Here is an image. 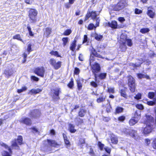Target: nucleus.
Instances as JSON below:
<instances>
[{
  "label": "nucleus",
  "instance_id": "a211bd4d",
  "mask_svg": "<svg viewBox=\"0 0 156 156\" xmlns=\"http://www.w3.org/2000/svg\"><path fill=\"white\" fill-rule=\"evenodd\" d=\"M21 122L25 124L26 125H30L31 124L30 119L28 118H22L20 121Z\"/></svg>",
  "mask_w": 156,
  "mask_h": 156
},
{
  "label": "nucleus",
  "instance_id": "dca6fc26",
  "mask_svg": "<svg viewBox=\"0 0 156 156\" xmlns=\"http://www.w3.org/2000/svg\"><path fill=\"white\" fill-rule=\"evenodd\" d=\"M40 114V111L39 110L36 109L31 112L30 116L32 118H35L39 116Z\"/></svg>",
  "mask_w": 156,
  "mask_h": 156
},
{
  "label": "nucleus",
  "instance_id": "c756f323",
  "mask_svg": "<svg viewBox=\"0 0 156 156\" xmlns=\"http://www.w3.org/2000/svg\"><path fill=\"white\" fill-rule=\"evenodd\" d=\"M86 110L83 109H80L79 112V115L81 117H83L86 114Z\"/></svg>",
  "mask_w": 156,
  "mask_h": 156
},
{
  "label": "nucleus",
  "instance_id": "f8f14e48",
  "mask_svg": "<svg viewBox=\"0 0 156 156\" xmlns=\"http://www.w3.org/2000/svg\"><path fill=\"white\" fill-rule=\"evenodd\" d=\"M147 15L151 18H153L155 16V10L153 7L150 6L147 8Z\"/></svg>",
  "mask_w": 156,
  "mask_h": 156
},
{
  "label": "nucleus",
  "instance_id": "5701e85b",
  "mask_svg": "<svg viewBox=\"0 0 156 156\" xmlns=\"http://www.w3.org/2000/svg\"><path fill=\"white\" fill-rule=\"evenodd\" d=\"M91 53L94 56L99 58H102V56L100 54H98L96 51L95 50L92 48L91 50Z\"/></svg>",
  "mask_w": 156,
  "mask_h": 156
},
{
  "label": "nucleus",
  "instance_id": "4be33fe9",
  "mask_svg": "<svg viewBox=\"0 0 156 156\" xmlns=\"http://www.w3.org/2000/svg\"><path fill=\"white\" fill-rule=\"evenodd\" d=\"M91 53L94 56L99 58H102V56L100 54H98L96 51L95 50L92 48L91 50Z\"/></svg>",
  "mask_w": 156,
  "mask_h": 156
},
{
  "label": "nucleus",
  "instance_id": "423d86ee",
  "mask_svg": "<svg viewBox=\"0 0 156 156\" xmlns=\"http://www.w3.org/2000/svg\"><path fill=\"white\" fill-rule=\"evenodd\" d=\"M52 96L53 99L55 101L59 99V94L61 92L60 88H56L54 89L51 90Z\"/></svg>",
  "mask_w": 156,
  "mask_h": 156
},
{
  "label": "nucleus",
  "instance_id": "ddd939ff",
  "mask_svg": "<svg viewBox=\"0 0 156 156\" xmlns=\"http://www.w3.org/2000/svg\"><path fill=\"white\" fill-rule=\"evenodd\" d=\"M45 72V70L44 67H42L40 68L38 67L34 70V73L37 75L43 77Z\"/></svg>",
  "mask_w": 156,
  "mask_h": 156
},
{
  "label": "nucleus",
  "instance_id": "4c0bfd02",
  "mask_svg": "<svg viewBox=\"0 0 156 156\" xmlns=\"http://www.w3.org/2000/svg\"><path fill=\"white\" fill-rule=\"evenodd\" d=\"M149 29L148 28H144L140 30V32L142 34H145L149 32Z\"/></svg>",
  "mask_w": 156,
  "mask_h": 156
},
{
  "label": "nucleus",
  "instance_id": "0e129e2a",
  "mask_svg": "<svg viewBox=\"0 0 156 156\" xmlns=\"http://www.w3.org/2000/svg\"><path fill=\"white\" fill-rule=\"evenodd\" d=\"M104 149L105 150V151L107 152L109 154L111 152V149L108 147H105L104 148Z\"/></svg>",
  "mask_w": 156,
  "mask_h": 156
},
{
  "label": "nucleus",
  "instance_id": "9d476101",
  "mask_svg": "<svg viewBox=\"0 0 156 156\" xmlns=\"http://www.w3.org/2000/svg\"><path fill=\"white\" fill-rule=\"evenodd\" d=\"M92 71L94 74V77L95 79V80L97 78V75L96 74V73L98 72L100 70L101 68L99 65L97 63H95L92 66Z\"/></svg>",
  "mask_w": 156,
  "mask_h": 156
},
{
  "label": "nucleus",
  "instance_id": "39448f33",
  "mask_svg": "<svg viewBox=\"0 0 156 156\" xmlns=\"http://www.w3.org/2000/svg\"><path fill=\"white\" fill-rule=\"evenodd\" d=\"M126 5L125 0H121L117 5L113 7V9L115 11H119L124 8Z\"/></svg>",
  "mask_w": 156,
  "mask_h": 156
},
{
  "label": "nucleus",
  "instance_id": "338daca9",
  "mask_svg": "<svg viewBox=\"0 0 156 156\" xmlns=\"http://www.w3.org/2000/svg\"><path fill=\"white\" fill-rule=\"evenodd\" d=\"M31 79L32 80H33L34 81H38L39 80V79L37 77L34 76H31Z\"/></svg>",
  "mask_w": 156,
  "mask_h": 156
},
{
  "label": "nucleus",
  "instance_id": "393cba45",
  "mask_svg": "<svg viewBox=\"0 0 156 156\" xmlns=\"http://www.w3.org/2000/svg\"><path fill=\"white\" fill-rule=\"evenodd\" d=\"M45 30L44 34L48 37L51 33L52 29L50 27H47L45 28Z\"/></svg>",
  "mask_w": 156,
  "mask_h": 156
},
{
  "label": "nucleus",
  "instance_id": "e2e57ef3",
  "mask_svg": "<svg viewBox=\"0 0 156 156\" xmlns=\"http://www.w3.org/2000/svg\"><path fill=\"white\" fill-rule=\"evenodd\" d=\"M87 41V35H85L84 36V38L83 43H84L86 42Z\"/></svg>",
  "mask_w": 156,
  "mask_h": 156
},
{
  "label": "nucleus",
  "instance_id": "49530a36",
  "mask_svg": "<svg viewBox=\"0 0 156 156\" xmlns=\"http://www.w3.org/2000/svg\"><path fill=\"white\" fill-rule=\"evenodd\" d=\"M105 100V98L102 96H101L97 99V101L98 103H100L103 101Z\"/></svg>",
  "mask_w": 156,
  "mask_h": 156
},
{
  "label": "nucleus",
  "instance_id": "7ed1b4c3",
  "mask_svg": "<svg viewBox=\"0 0 156 156\" xmlns=\"http://www.w3.org/2000/svg\"><path fill=\"white\" fill-rule=\"evenodd\" d=\"M23 138L21 136H19L17 140L14 139L11 142V147L12 149H19L18 145H21L22 144Z\"/></svg>",
  "mask_w": 156,
  "mask_h": 156
},
{
  "label": "nucleus",
  "instance_id": "0eeeda50",
  "mask_svg": "<svg viewBox=\"0 0 156 156\" xmlns=\"http://www.w3.org/2000/svg\"><path fill=\"white\" fill-rule=\"evenodd\" d=\"M0 145L5 148L7 149L8 150L9 152L4 151L2 152V155L3 156H11L12 154V151L11 148L8 147L5 144L2 142L0 143Z\"/></svg>",
  "mask_w": 156,
  "mask_h": 156
},
{
  "label": "nucleus",
  "instance_id": "412c9836",
  "mask_svg": "<svg viewBox=\"0 0 156 156\" xmlns=\"http://www.w3.org/2000/svg\"><path fill=\"white\" fill-rule=\"evenodd\" d=\"M140 117V110L136 111L134 114V118L136 119L137 120H139Z\"/></svg>",
  "mask_w": 156,
  "mask_h": 156
},
{
  "label": "nucleus",
  "instance_id": "c9c22d12",
  "mask_svg": "<svg viewBox=\"0 0 156 156\" xmlns=\"http://www.w3.org/2000/svg\"><path fill=\"white\" fill-rule=\"evenodd\" d=\"M94 37L98 41L100 40L103 37L102 35H98L97 34H94Z\"/></svg>",
  "mask_w": 156,
  "mask_h": 156
},
{
  "label": "nucleus",
  "instance_id": "9b49d317",
  "mask_svg": "<svg viewBox=\"0 0 156 156\" xmlns=\"http://www.w3.org/2000/svg\"><path fill=\"white\" fill-rule=\"evenodd\" d=\"M50 64L56 69H57L59 68L61 66V62L58 61L56 62L54 58H51L49 61Z\"/></svg>",
  "mask_w": 156,
  "mask_h": 156
},
{
  "label": "nucleus",
  "instance_id": "b1692460",
  "mask_svg": "<svg viewBox=\"0 0 156 156\" xmlns=\"http://www.w3.org/2000/svg\"><path fill=\"white\" fill-rule=\"evenodd\" d=\"M42 91V89L37 88L36 89H33L31 90L29 92V94H36Z\"/></svg>",
  "mask_w": 156,
  "mask_h": 156
},
{
  "label": "nucleus",
  "instance_id": "c03bdc74",
  "mask_svg": "<svg viewBox=\"0 0 156 156\" xmlns=\"http://www.w3.org/2000/svg\"><path fill=\"white\" fill-rule=\"evenodd\" d=\"M135 13L136 14H140L142 12V11L137 8H136L134 11Z\"/></svg>",
  "mask_w": 156,
  "mask_h": 156
},
{
  "label": "nucleus",
  "instance_id": "ea45409f",
  "mask_svg": "<svg viewBox=\"0 0 156 156\" xmlns=\"http://www.w3.org/2000/svg\"><path fill=\"white\" fill-rule=\"evenodd\" d=\"M50 54L52 55H54L57 57H60V56L59 55L58 52L57 51H52L50 52Z\"/></svg>",
  "mask_w": 156,
  "mask_h": 156
},
{
  "label": "nucleus",
  "instance_id": "aec40b11",
  "mask_svg": "<svg viewBox=\"0 0 156 156\" xmlns=\"http://www.w3.org/2000/svg\"><path fill=\"white\" fill-rule=\"evenodd\" d=\"M108 24L109 26L112 28L115 29L117 27V23L115 21H112L111 23L109 22Z\"/></svg>",
  "mask_w": 156,
  "mask_h": 156
},
{
  "label": "nucleus",
  "instance_id": "72a5a7b5",
  "mask_svg": "<svg viewBox=\"0 0 156 156\" xmlns=\"http://www.w3.org/2000/svg\"><path fill=\"white\" fill-rule=\"evenodd\" d=\"M69 39L67 37H64L62 39V41H63V44L64 46L66 45L67 44L68 42Z\"/></svg>",
  "mask_w": 156,
  "mask_h": 156
},
{
  "label": "nucleus",
  "instance_id": "4d7b16f0",
  "mask_svg": "<svg viewBox=\"0 0 156 156\" xmlns=\"http://www.w3.org/2000/svg\"><path fill=\"white\" fill-rule=\"evenodd\" d=\"M31 45L30 44H29L27 47V50L29 54L31 51Z\"/></svg>",
  "mask_w": 156,
  "mask_h": 156
},
{
  "label": "nucleus",
  "instance_id": "774afa93",
  "mask_svg": "<svg viewBox=\"0 0 156 156\" xmlns=\"http://www.w3.org/2000/svg\"><path fill=\"white\" fill-rule=\"evenodd\" d=\"M79 141L81 144H84L85 143V139L84 138H80Z\"/></svg>",
  "mask_w": 156,
  "mask_h": 156
},
{
  "label": "nucleus",
  "instance_id": "f3484780",
  "mask_svg": "<svg viewBox=\"0 0 156 156\" xmlns=\"http://www.w3.org/2000/svg\"><path fill=\"white\" fill-rule=\"evenodd\" d=\"M13 73V71L11 68L6 69L4 72V74L7 77H9L10 76L12 75Z\"/></svg>",
  "mask_w": 156,
  "mask_h": 156
},
{
  "label": "nucleus",
  "instance_id": "052dcab7",
  "mask_svg": "<svg viewBox=\"0 0 156 156\" xmlns=\"http://www.w3.org/2000/svg\"><path fill=\"white\" fill-rule=\"evenodd\" d=\"M73 85V82L72 80L68 84V86L70 88H72Z\"/></svg>",
  "mask_w": 156,
  "mask_h": 156
},
{
  "label": "nucleus",
  "instance_id": "7c9ffc66",
  "mask_svg": "<svg viewBox=\"0 0 156 156\" xmlns=\"http://www.w3.org/2000/svg\"><path fill=\"white\" fill-rule=\"evenodd\" d=\"M138 78L139 79L145 78L147 79H149V77L147 75L143 74H142L139 73L137 74Z\"/></svg>",
  "mask_w": 156,
  "mask_h": 156
},
{
  "label": "nucleus",
  "instance_id": "603ef678",
  "mask_svg": "<svg viewBox=\"0 0 156 156\" xmlns=\"http://www.w3.org/2000/svg\"><path fill=\"white\" fill-rule=\"evenodd\" d=\"M136 107L139 110H142L144 109V107L141 104H137L136 105Z\"/></svg>",
  "mask_w": 156,
  "mask_h": 156
},
{
  "label": "nucleus",
  "instance_id": "69168bd1",
  "mask_svg": "<svg viewBox=\"0 0 156 156\" xmlns=\"http://www.w3.org/2000/svg\"><path fill=\"white\" fill-rule=\"evenodd\" d=\"M108 91L109 93H114V89L113 88H108Z\"/></svg>",
  "mask_w": 156,
  "mask_h": 156
},
{
  "label": "nucleus",
  "instance_id": "6ab92c4d",
  "mask_svg": "<svg viewBox=\"0 0 156 156\" xmlns=\"http://www.w3.org/2000/svg\"><path fill=\"white\" fill-rule=\"evenodd\" d=\"M110 138L111 142L113 144H116L118 142V139L116 136L113 134H111L110 136Z\"/></svg>",
  "mask_w": 156,
  "mask_h": 156
},
{
  "label": "nucleus",
  "instance_id": "bf43d9fd",
  "mask_svg": "<svg viewBox=\"0 0 156 156\" xmlns=\"http://www.w3.org/2000/svg\"><path fill=\"white\" fill-rule=\"evenodd\" d=\"M77 84L78 89L80 90L82 88V84L80 81H77Z\"/></svg>",
  "mask_w": 156,
  "mask_h": 156
},
{
  "label": "nucleus",
  "instance_id": "a19ab883",
  "mask_svg": "<svg viewBox=\"0 0 156 156\" xmlns=\"http://www.w3.org/2000/svg\"><path fill=\"white\" fill-rule=\"evenodd\" d=\"M106 73H101L99 75V77L101 79H103L105 78L106 76Z\"/></svg>",
  "mask_w": 156,
  "mask_h": 156
},
{
  "label": "nucleus",
  "instance_id": "bb28decb",
  "mask_svg": "<svg viewBox=\"0 0 156 156\" xmlns=\"http://www.w3.org/2000/svg\"><path fill=\"white\" fill-rule=\"evenodd\" d=\"M48 142L49 144L53 147H56L57 145V143L54 140H48Z\"/></svg>",
  "mask_w": 156,
  "mask_h": 156
},
{
  "label": "nucleus",
  "instance_id": "cd10ccee",
  "mask_svg": "<svg viewBox=\"0 0 156 156\" xmlns=\"http://www.w3.org/2000/svg\"><path fill=\"white\" fill-rule=\"evenodd\" d=\"M75 122L77 125L82 124L83 122V120L78 117H77L75 119Z\"/></svg>",
  "mask_w": 156,
  "mask_h": 156
},
{
  "label": "nucleus",
  "instance_id": "3c124183",
  "mask_svg": "<svg viewBox=\"0 0 156 156\" xmlns=\"http://www.w3.org/2000/svg\"><path fill=\"white\" fill-rule=\"evenodd\" d=\"M147 104L148 105H153L156 104V100L154 101H148L147 102Z\"/></svg>",
  "mask_w": 156,
  "mask_h": 156
},
{
  "label": "nucleus",
  "instance_id": "473e14b6",
  "mask_svg": "<svg viewBox=\"0 0 156 156\" xmlns=\"http://www.w3.org/2000/svg\"><path fill=\"white\" fill-rule=\"evenodd\" d=\"M69 128L70 131L72 133H74L76 131V130L74 129V126L72 124H69Z\"/></svg>",
  "mask_w": 156,
  "mask_h": 156
},
{
  "label": "nucleus",
  "instance_id": "c85d7f7f",
  "mask_svg": "<svg viewBox=\"0 0 156 156\" xmlns=\"http://www.w3.org/2000/svg\"><path fill=\"white\" fill-rule=\"evenodd\" d=\"M138 121L137 120L133 118L130 120L129 121V123L130 126H132L135 125Z\"/></svg>",
  "mask_w": 156,
  "mask_h": 156
},
{
  "label": "nucleus",
  "instance_id": "8fccbe9b",
  "mask_svg": "<svg viewBox=\"0 0 156 156\" xmlns=\"http://www.w3.org/2000/svg\"><path fill=\"white\" fill-rule=\"evenodd\" d=\"M141 93H139L136 94L134 97V98L137 100H139L141 98Z\"/></svg>",
  "mask_w": 156,
  "mask_h": 156
},
{
  "label": "nucleus",
  "instance_id": "4468645a",
  "mask_svg": "<svg viewBox=\"0 0 156 156\" xmlns=\"http://www.w3.org/2000/svg\"><path fill=\"white\" fill-rule=\"evenodd\" d=\"M90 16L91 17L92 19L93 20H96V27L99 26V24L100 21L99 18H97V15L95 11H92L91 13H90Z\"/></svg>",
  "mask_w": 156,
  "mask_h": 156
},
{
  "label": "nucleus",
  "instance_id": "680f3d73",
  "mask_svg": "<svg viewBox=\"0 0 156 156\" xmlns=\"http://www.w3.org/2000/svg\"><path fill=\"white\" fill-rule=\"evenodd\" d=\"M125 117L124 116H122L118 118V120L119 121H123L125 120Z\"/></svg>",
  "mask_w": 156,
  "mask_h": 156
},
{
  "label": "nucleus",
  "instance_id": "f704fd0d",
  "mask_svg": "<svg viewBox=\"0 0 156 156\" xmlns=\"http://www.w3.org/2000/svg\"><path fill=\"white\" fill-rule=\"evenodd\" d=\"M121 95L124 98H126V95L125 92V88L122 89L120 90Z\"/></svg>",
  "mask_w": 156,
  "mask_h": 156
},
{
  "label": "nucleus",
  "instance_id": "6e6552de",
  "mask_svg": "<svg viewBox=\"0 0 156 156\" xmlns=\"http://www.w3.org/2000/svg\"><path fill=\"white\" fill-rule=\"evenodd\" d=\"M0 145L5 148L7 149L8 150L9 152L4 151L2 152V155L3 156H11L12 154V151L11 148L8 147L5 144L2 142L0 143Z\"/></svg>",
  "mask_w": 156,
  "mask_h": 156
},
{
  "label": "nucleus",
  "instance_id": "6e6d98bb",
  "mask_svg": "<svg viewBox=\"0 0 156 156\" xmlns=\"http://www.w3.org/2000/svg\"><path fill=\"white\" fill-rule=\"evenodd\" d=\"M152 145L154 149H156V138L154 139L153 140Z\"/></svg>",
  "mask_w": 156,
  "mask_h": 156
},
{
  "label": "nucleus",
  "instance_id": "2eb2a0df",
  "mask_svg": "<svg viewBox=\"0 0 156 156\" xmlns=\"http://www.w3.org/2000/svg\"><path fill=\"white\" fill-rule=\"evenodd\" d=\"M129 133V135L134 138L135 139L137 138L138 136L136 133V131L134 130H129L128 129L126 131Z\"/></svg>",
  "mask_w": 156,
  "mask_h": 156
},
{
  "label": "nucleus",
  "instance_id": "13d9d810",
  "mask_svg": "<svg viewBox=\"0 0 156 156\" xmlns=\"http://www.w3.org/2000/svg\"><path fill=\"white\" fill-rule=\"evenodd\" d=\"M90 84L92 86L94 87H96L98 86V85L94 81H92V82H91L90 83Z\"/></svg>",
  "mask_w": 156,
  "mask_h": 156
},
{
  "label": "nucleus",
  "instance_id": "20e7f679",
  "mask_svg": "<svg viewBox=\"0 0 156 156\" xmlns=\"http://www.w3.org/2000/svg\"><path fill=\"white\" fill-rule=\"evenodd\" d=\"M128 85L129 89L132 92H134L135 90V83L134 79L131 76H128Z\"/></svg>",
  "mask_w": 156,
  "mask_h": 156
},
{
  "label": "nucleus",
  "instance_id": "864d4df0",
  "mask_svg": "<svg viewBox=\"0 0 156 156\" xmlns=\"http://www.w3.org/2000/svg\"><path fill=\"white\" fill-rule=\"evenodd\" d=\"M26 89L27 88L25 87H23L22 89L18 90L17 92L18 93H20L26 90Z\"/></svg>",
  "mask_w": 156,
  "mask_h": 156
},
{
  "label": "nucleus",
  "instance_id": "1a4fd4ad",
  "mask_svg": "<svg viewBox=\"0 0 156 156\" xmlns=\"http://www.w3.org/2000/svg\"><path fill=\"white\" fill-rule=\"evenodd\" d=\"M37 13V11L35 9H31L30 10L29 15L31 20V22H32L35 21Z\"/></svg>",
  "mask_w": 156,
  "mask_h": 156
},
{
  "label": "nucleus",
  "instance_id": "a18cd8bd",
  "mask_svg": "<svg viewBox=\"0 0 156 156\" xmlns=\"http://www.w3.org/2000/svg\"><path fill=\"white\" fill-rule=\"evenodd\" d=\"M14 39H17L19 40L22 41V39L20 38V35L19 34L16 35L13 37Z\"/></svg>",
  "mask_w": 156,
  "mask_h": 156
},
{
  "label": "nucleus",
  "instance_id": "f257e3e1",
  "mask_svg": "<svg viewBox=\"0 0 156 156\" xmlns=\"http://www.w3.org/2000/svg\"><path fill=\"white\" fill-rule=\"evenodd\" d=\"M145 119L144 122L146 126L144 128V133L148 134L151 133L153 129L156 126V122L154 123L153 118L150 115H146Z\"/></svg>",
  "mask_w": 156,
  "mask_h": 156
},
{
  "label": "nucleus",
  "instance_id": "a878e982",
  "mask_svg": "<svg viewBox=\"0 0 156 156\" xmlns=\"http://www.w3.org/2000/svg\"><path fill=\"white\" fill-rule=\"evenodd\" d=\"M63 136L64 139L65 144L66 145L69 147L70 144L69 141L68 139L67 136H66V135L64 134H63Z\"/></svg>",
  "mask_w": 156,
  "mask_h": 156
},
{
  "label": "nucleus",
  "instance_id": "5fc2aeb1",
  "mask_svg": "<svg viewBox=\"0 0 156 156\" xmlns=\"http://www.w3.org/2000/svg\"><path fill=\"white\" fill-rule=\"evenodd\" d=\"M80 71V70L79 68L77 67L75 68L74 71V73L75 74L77 75L79 73Z\"/></svg>",
  "mask_w": 156,
  "mask_h": 156
},
{
  "label": "nucleus",
  "instance_id": "58836bf2",
  "mask_svg": "<svg viewBox=\"0 0 156 156\" xmlns=\"http://www.w3.org/2000/svg\"><path fill=\"white\" fill-rule=\"evenodd\" d=\"M155 95H156V91L154 93L153 92H150L148 93V97L150 98L151 99L154 98Z\"/></svg>",
  "mask_w": 156,
  "mask_h": 156
},
{
  "label": "nucleus",
  "instance_id": "2f4dec72",
  "mask_svg": "<svg viewBox=\"0 0 156 156\" xmlns=\"http://www.w3.org/2000/svg\"><path fill=\"white\" fill-rule=\"evenodd\" d=\"M76 41L74 40L71 44L70 47V49L74 51L75 49V47L76 46Z\"/></svg>",
  "mask_w": 156,
  "mask_h": 156
},
{
  "label": "nucleus",
  "instance_id": "37998d69",
  "mask_svg": "<svg viewBox=\"0 0 156 156\" xmlns=\"http://www.w3.org/2000/svg\"><path fill=\"white\" fill-rule=\"evenodd\" d=\"M94 60V57L91 53L89 59V62L90 65H92L91 63Z\"/></svg>",
  "mask_w": 156,
  "mask_h": 156
},
{
  "label": "nucleus",
  "instance_id": "e433bc0d",
  "mask_svg": "<svg viewBox=\"0 0 156 156\" xmlns=\"http://www.w3.org/2000/svg\"><path fill=\"white\" fill-rule=\"evenodd\" d=\"M123 108L120 107H117L116 109V112L117 113H119L123 112Z\"/></svg>",
  "mask_w": 156,
  "mask_h": 156
},
{
  "label": "nucleus",
  "instance_id": "f03ea898",
  "mask_svg": "<svg viewBox=\"0 0 156 156\" xmlns=\"http://www.w3.org/2000/svg\"><path fill=\"white\" fill-rule=\"evenodd\" d=\"M126 42L127 45L129 46H131L132 45V41L131 39H127V36L126 35L122 34L120 36V48L122 49V51L126 50Z\"/></svg>",
  "mask_w": 156,
  "mask_h": 156
},
{
  "label": "nucleus",
  "instance_id": "de8ad7c7",
  "mask_svg": "<svg viewBox=\"0 0 156 156\" xmlns=\"http://www.w3.org/2000/svg\"><path fill=\"white\" fill-rule=\"evenodd\" d=\"M94 27L95 28L96 27L94 26L93 24L90 23L88 25L87 28L88 30H93Z\"/></svg>",
  "mask_w": 156,
  "mask_h": 156
},
{
  "label": "nucleus",
  "instance_id": "09e8293b",
  "mask_svg": "<svg viewBox=\"0 0 156 156\" xmlns=\"http://www.w3.org/2000/svg\"><path fill=\"white\" fill-rule=\"evenodd\" d=\"M98 146L101 150H103L104 145L101 143L100 142H99L98 143Z\"/></svg>",
  "mask_w": 156,
  "mask_h": 156
},
{
  "label": "nucleus",
  "instance_id": "79ce46f5",
  "mask_svg": "<svg viewBox=\"0 0 156 156\" xmlns=\"http://www.w3.org/2000/svg\"><path fill=\"white\" fill-rule=\"evenodd\" d=\"M72 31L70 29H67L65 31L63 34L65 36H67L69 35L71 33Z\"/></svg>",
  "mask_w": 156,
  "mask_h": 156
}]
</instances>
